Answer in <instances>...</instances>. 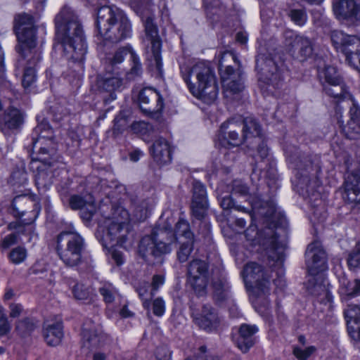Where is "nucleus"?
I'll return each mask as SVG.
<instances>
[{
	"instance_id": "8",
	"label": "nucleus",
	"mask_w": 360,
	"mask_h": 360,
	"mask_svg": "<svg viewBox=\"0 0 360 360\" xmlns=\"http://www.w3.org/2000/svg\"><path fill=\"white\" fill-rule=\"evenodd\" d=\"M255 68L258 74V84L265 96L274 95L284 84L285 68L283 62L276 60L269 53H259Z\"/></svg>"
},
{
	"instance_id": "10",
	"label": "nucleus",
	"mask_w": 360,
	"mask_h": 360,
	"mask_svg": "<svg viewBox=\"0 0 360 360\" xmlns=\"http://www.w3.org/2000/svg\"><path fill=\"white\" fill-rule=\"evenodd\" d=\"M117 212L122 216L121 220L115 217L107 218L98 226V231L103 233L102 243L105 248L114 245L123 247L128 240L130 230L128 212L124 209H118Z\"/></svg>"
},
{
	"instance_id": "47",
	"label": "nucleus",
	"mask_w": 360,
	"mask_h": 360,
	"mask_svg": "<svg viewBox=\"0 0 360 360\" xmlns=\"http://www.w3.org/2000/svg\"><path fill=\"white\" fill-rule=\"evenodd\" d=\"M35 328V323L30 318L23 319L16 324V330L22 337L29 335Z\"/></svg>"
},
{
	"instance_id": "39",
	"label": "nucleus",
	"mask_w": 360,
	"mask_h": 360,
	"mask_svg": "<svg viewBox=\"0 0 360 360\" xmlns=\"http://www.w3.org/2000/svg\"><path fill=\"white\" fill-rule=\"evenodd\" d=\"M32 204L30 199L25 195L15 196L11 204L12 214L16 218L22 217L27 212V207Z\"/></svg>"
},
{
	"instance_id": "23",
	"label": "nucleus",
	"mask_w": 360,
	"mask_h": 360,
	"mask_svg": "<svg viewBox=\"0 0 360 360\" xmlns=\"http://www.w3.org/2000/svg\"><path fill=\"white\" fill-rule=\"evenodd\" d=\"M82 335L84 347L91 349L102 346L107 338L100 326L95 325L91 321L84 323Z\"/></svg>"
},
{
	"instance_id": "54",
	"label": "nucleus",
	"mask_w": 360,
	"mask_h": 360,
	"mask_svg": "<svg viewBox=\"0 0 360 360\" xmlns=\"http://www.w3.org/2000/svg\"><path fill=\"white\" fill-rule=\"evenodd\" d=\"M133 213L137 220L143 221L148 217V209L146 207V203L141 202L139 204H134Z\"/></svg>"
},
{
	"instance_id": "3",
	"label": "nucleus",
	"mask_w": 360,
	"mask_h": 360,
	"mask_svg": "<svg viewBox=\"0 0 360 360\" xmlns=\"http://www.w3.org/2000/svg\"><path fill=\"white\" fill-rule=\"evenodd\" d=\"M56 40L63 49L68 60L77 63L80 70L87 52V45L82 24L76 12L65 5L55 17Z\"/></svg>"
},
{
	"instance_id": "7",
	"label": "nucleus",
	"mask_w": 360,
	"mask_h": 360,
	"mask_svg": "<svg viewBox=\"0 0 360 360\" xmlns=\"http://www.w3.org/2000/svg\"><path fill=\"white\" fill-rule=\"evenodd\" d=\"M96 26L101 37L112 43H117L131 34V25L128 18L117 8H99L97 11Z\"/></svg>"
},
{
	"instance_id": "64",
	"label": "nucleus",
	"mask_w": 360,
	"mask_h": 360,
	"mask_svg": "<svg viewBox=\"0 0 360 360\" xmlns=\"http://www.w3.org/2000/svg\"><path fill=\"white\" fill-rule=\"evenodd\" d=\"M345 61L352 68L360 72V51L347 56Z\"/></svg>"
},
{
	"instance_id": "51",
	"label": "nucleus",
	"mask_w": 360,
	"mask_h": 360,
	"mask_svg": "<svg viewBox=\"0 0 360 360\" xmlns=\"http://www.w3.org/2000/svg\"><path fill=\"white\" fill-rule=\"evenodd\" d=\"M41 148H56V144L53 141V137L44 136L41 135V137L32 136V150L33 152L36 151V146Z\"/></svg>"
},
{
	"instance_id": "44",
	"label": "nucleus",
	"mask_w": 360,
	"mask_h": 360,
	"mask_svg": "<svg viewBox=\"0 0 360 360\" xmlns=\"http://www.w3.org/2000/svg\"><path fill=\"white\" fill-rule=\"evenodd\" d=\"M27 257V251L22 246H17L13 248L8 255V258L13 264H20L25 261Z\"/></svg>"
},
{
	"instance_id": "1",
	"label": "nucleus",
	"mask_w": 360,
	"mask_h": 360,
	"mask_svg": "<svg viewBox=\"0 0 360 360\" xmlns=\"http://www.w3.org/2000/svg\"><path fill=\"white\" fill-rule=\"evenodd\" d=\"M254 214L263 217L265 220L264 228L257 229L250 224L245 230V235L248 240L253 245H258L266 250L269 264L278 266V278L273 279L276 286L283 288L285 282L283 278L282 264L284 261V250L286 247V219L281 212H278L273 200L262 202L259 207L256 204L251 206Z\"/></svg>"
},
{
	"instance_id": "49",
	"label": "nucleus",
	"mask_w": 360,
	"mask_h": 360,
	"mask_svg": "<svg viewBox=\"0 0 360 360\" xmlns=\"http://www.w3.org/2000/svg\"><path fill=\"white\" fill-rule=\"evenodd\" d=\"M131 52H135L130 45L122 47L117 50L112 57L109 58L110 63L112 65H117L122 63L127 55L131 56Z\"/></svg>"
},
{
	"instance_id": "16",
	"label": "nucleus",
	"mask_w": 360,
	"mask_h": 360,
	"mask_svg": "<svg viewBox=\"0 0 360 360\" xmlns=\"http://www.w3.org/2000/svg\"><path fill=\"white\" fill-rule=\"evenodd\" d=\"M333 11L335 18L349 26L360 25V1L359 0H333Z\"/></svg>"
},
{
	"instance_id": "55",
	"label": "nucleus",
	"mask_w": 360,
	"mask_h": 360,
	"mask_svg": "<svg viewBox=\"0 0 360 360\" xmlns=\"http://www.w3.org/2000/svg\"><path fill=\"white\" fill-rule=\"evenodd\" d=\"M18 234L17 233H12L6 236L1 240L0 249L1 251L8 250L10 247L18 243Z\"/></svg>"
},
{
	"instance_id": "27",
	"label": "nucleus",
	"mask_w": 360,
	"mask_h": 360,
	"mask_svg": "<svg viewBox=\"0 0 360 360\" xmlns=\"http://www.w3.org/2000/svg\"><path fill=\"white\" fill-rule=\"evenodd\" d=\"M194 321L200 328L210 332L218 327L219 318L214 308L210 305L205 304L200 314L194 317Z\"/></svg>"
},
{
	"instance_id": "6",
	"label": "nucleus",
	"mask_w": 360,
	"mask_h": 360,
	"mask_svg": "<svg viewBox=\"0 0 360 360\" xmlns=\"http://www.w3.org/2000/svg\"><path fill=\"white\" fill-rule=\"evenodd\" d=\"M56 250L59 259L67 267L91 270L94 266L91 257L86 253L84 239L76 232L60 233L56 239Z\"/></svg>"
},
{
	"instance_id": "46",
	"label": "nucleus",
	"mask_w": 360,
	"mask_h": 360,
	"mask_svg": "<svg viewBox=\"0 0 360 360\" xmlns=\"http://www.w3.org/2000/svg\"><path fill=\"white\" fill-rule=\"evenodd\" d=\"M342 133L348 139H358L360 138V122L348 121L347 125L342 128Z\"/></svg>"
},
{
	"instance_id": "34",
	"label": "nucleus",
	"mask_w": 360,
	"mask_h": 360,
	"mask_svg": "<svg viewBox=\"0 0 360 360\" xmlns=\"http://www.w3.org/2000/svg\"><path fill=\"white\" fill-rule=\"evenodd\" d=\"M243 134L245 140L253 139L260 141L262 135V128L259 122L252 116H248L243 120Z\"/></svg>"
},
{
	"instance_id": "56",
	"label": "nucleus",
	"mask_w": 360,
	"mask_h": 360,
	"mask_svg": "<svg viewBox=\"0 0 360 360\" xmlns=\"http://www.w3.org/2000/svg\"><path fill=\"white\" fill-rule=\"evenodd\" d=\"M232 193L241 196H247L249 194V188L240 180H235L233 182Z\"/></svg>"
},
{
	"instance_id": "37",
	"label": "nucleus",
	"mask_w": 360,
	"mask_h": 360,
	"mask_svg": "<svg viewBox=\"0 0 360 360\" xmlns=\"http://www.w3.org/2000/svg\"><path fill=\"white\" fill-rule=\"evenodd\" d=\"M339 292L343 300L359 296L360 295V279L349 281L342 278Z\"/></svg>"
},
{
	"instance_id": "26",
	"label": "nucleus",
	"mask_w": 360,
	"mask_h": 360,
	"mask_svg": "<svg viewBox=\"0 0 360 360\" xmlns=\"http://www.w3.org/2000/svg\"><path fill=\"white\" fill-rule=\"evenodd\" d=\"M235 124L232 122H224L220 127L218 134V139L224 147H236L241 145L245 140L243 134L239 136L238 132L234 129Z\"/></svg>"
},
{
	"instance_id": "14",
	"label": "nucleus",
	"mask_w": 360,
	"mask_h": 360,
	"mask_svg": "<svg viewBox=\"0 0 360 360\" xmlns=\"http://www.w3.org/2000/svg\"><path fill=\"white\" fill-rule=\"evenodd\" d=\"M257 143V154L254 156L255 161V166L252 169V173L250 178L252 181L255 179L259 180V175L264 173V176L269 178L271 180L275 181L276 179V170L274 167V163L271 161L269 158V148H268L264 139L261 137L260 141H255Z\"/></svg>"
},
{
	"instance_id": "2",
	"label": "nucleus",
	"mask_w": 360,
	"mask_h": 360,
	"mask_svg": "<svg viewBox=\"0 0 360 360\" xmlns=\"http://www.w3.org/2000/svg\"><path fill=\"white\" fill-rule=\"evenodd\" d=\"M196 239L191 231L189 223L180 219L175 225L160 226L155 228L151 234L143 237L139 245L140 256L148 263H153V259H160L162 256L171 252L172 245L178 242L180 245L177 251V258L181 263L188 260L193 250Z\"/></svg>"
},
{
	"instance_id": "24",
	"label": "nucleus",
	"mask_w": 360,
	"mask_h": 360,
	"mask_svg": "<svg viewBox=\"0 0 360 360\" xmlns=\"http://www.w3.org/2000/svg\"><path fill=\"white\" fill-rule=\"evenodd\" d=\"M27 60L22 79V84L25 89L32 88L37 81V70L41 62V51H36L33 55L22 56Z\"/></svg>"
},
{
	"instance_id": "63",
	"label": "nucleus",
	"mask_w": 360,
	"mask_h": 360,
	"mask_svg": "<svg viewBox=\"0 0 360 360\" xmlns=\"http://www.w3.org/2000/svg\"><path fill=\"white\" fill-rule=\"evenodd\" d=\"M155 356L158 360H169L171 352L166 346H160L156 349Z\"/></svg>"
},
{
	"instance_id": "62",
	"label": "nucleus",
	"mask_w": 360,
	"mask_h": 360,
	"mask_svg": "<svg viewBox=\"0 0 360 360\" xmlns=\"http://www.w3.org/2000/svg\"><path fill=\"white\" fill-rule=\"evenodd\" d=\"M351 99L352 104L349 109L350 119L349 121L360 122V107L354 99Z\"/></svg>"
},
{
	"instance_id": "22",
	"label": "nucleus",
	"mask_w": 360,
	"mask_h": 360,
	"mask_svg": "<svg viewBox=\"0 0 360 360\" xmlns=\"http://www.w3.org/2000/svg\"><path fill=\"white\" fill-rule=\"evenodd\" d=\"M258 327L253 324L243 323L237 329L233 340L237 347L243 352H248L256 343V333Z\"/></svg>"
},
{
	"instance_id": "13",
	"label": "nucleus",
	"mask_w": 360,
	"mask_h": 360,
	"mask_svg": "<svg viewBox=\"0 0 360 360\" xmlns=\"http://www.w3.org/2000/svg\"><path fill=\"white\" fill-rule=\"evenodd\" d=\"M146 37L150 43L146 53V59L149 63V67L155 69L158 75H162V62L161 57L162 42L158 35L157 25L153 22V18L148 16L143 22Z\"/></svg>"
},
{
	"instance_id": "53",
	"label": "nucleus",
	"mask_w": 360,
	"mask_h": 360,
	"mask_svg": "<svg viewBox=\"0 0 360 360\" xmlns=\"http://www.w3.org/2000/svg\"><path fill=\"white\" fill-rule=\"evenodd\" d=\"M27 180V175L24 169H16L11 176V184L13 185H24Z\"/></svg>"
},
{
	"instance_id": "35",
	"label": "nucleus",
	"mask_w": 360,
	"mask_h": 360,
	"mask_svg": "<svg viewBox=\"0 0 360 360\" xmlns=\"http://www.w3.org/2000/svg\"><path fill=\"white\" fill-rule=\"evenodd\" d=\"M43 334L47 345L50 346L59 345L63 337L62 323L56 322L47 325L44 328Z\"/></svg>"
},
{
	"instance_id": "32",
	"label": "nucleus",
	"mask_w": 360,
	"mask_h": 360,
	"mask_svg": "<svg viewBox=\"0 0 360 360\" xmlns=\"http://www.w3.org/2000/svg\"><path fill=\"white\" fill-rule=\"evenodd\" d=\"M293 56L300 61H304L312 56L314 49L311 39L302 35H297L292 44Z\"/></svg>"
},
{
	"instance_id": "18",
	"label": "nucleus",
	"mask_w": 360,
	"mask_h": 360,
	"mask_svg": "<svg viewBox=\"0 0 360 360\" xmlns=\"http://www.w3.org/2000/svg\"><path fill=\"white\" fill-rule=\"evenodd\" d=\"M329 36L333 47L338 52L342 53L345 59L360 51V38L356 35L335 30L330 32Z\"/></svg>"
},
{
	"instance_id": "38",
	"label": "nucleus",
	"mask_w": 360,
	"mask_h": 360,
	"mask_svg": "<svg viewBox=\"0 0 360 360\" xmlns=\"http://www.w3.org/2000/svg\"><path fill=\"white\" fill-rule=\"evenodd\" d=\"M347 321V330L358 329L360 326V307L357 304H349L344 311Z\"/></svg>"
},
{
	"instance_id": "59",
	"label": "nucleus",
	"mask_w": 360,
	"mask_h": 360,
	"mask_svg": "<svg viewBox=\"0 0 360 360\" xmlns=\"http://www.w3.org/2000/svg\"><path fill=\"white\" fill-rule=\"evenodd\" d=\"M68 204L72 210H80L83 207L86 206V200L78 195H72L68 198Z\"/></svg>"
},
{
	"instance_id": "48",
	"label": "nucleus",
	"mask_w": 360,
	"mask_h": 360,
	"mask_svg": "<svg viewBox=\"0 0 360 360\" xmlns=\"http://www.w3.org/2000/svg\"><path fill=\"white\" fill-rule=\"evenodd\" d=\"M290 20L299 26L304 25L307 20V15L304 8H290L288 12Z\"/></svg>"
},
{
	"instance_id": "60",
	"label": "nucleus",
	"mask_w": 360,
	"mask_h": 360,
	"mask_svg": "<svg viewBox=\"0 0 360 360\" xmlns=\"http://www.w3.org/2000/svg\"><path fill=\"white\" fill-rule=\"evenodd\" d=\"M165 302L160 298L158 297L153 302V314L157 316H161L165 313Z\"/></svg>"
},
{
	"instance_id": "20",
	"label": "nucleus",
	"mask_w": 360,
	"mask_h": 360,
	"mask_svg": "<svg viewBox=\"0 0 360 360\" xmlns=\"http://www.w3.org/2000/svg\"><path fill=\"white\" fill-rule=\"evenodd\" d=\"M191 211L196 219L205 217L208 209V199L205 186L200 181L192 183Z\"/></svg>"
},
{
	"instance_id": "25",
	"label": "nucleus",
	"mask_w": 360,
	"mask_h": 360,
	"mask_svg": "<svg viewBox=\"0 0 360 360\" xmlns=\"http://www.w3.org/2000/svg\"><path fill=\"white\" fill-rule=\"evenodd\" d=\"M342 198L348 203L360 204V168L345 178Z\"/></svg>"
},
{
	"instance_id": "58",
	"label": "nucleus",
	"mask_w": 360,
	"mask_h": 360,
	"mask_svg": "<svg viewBox=\"0 0 360 360\" xmlns=\"http://www.w3.org/2000/svg\"><path fill=\"white\" fill-rule=\"evenodd\" d=\"M316 350L315 347L310 346L304 349L300 347H295L293 349L294 355L300 360H306L309 358Z\"/></svg>"
},
{
	"instance_id": "11",
	"label": "nucleus",
	"mask_w": 360,
	"mask_h": 360,
	"mask_svg": "<svg viewBox=\"0 0 360 360\" xmlns=\"http://www.w3.org/2000/svg\"><path fill=\"white\" fill-rule=\"evenodd\" d=\"M14 31L20 45L16 49L22 56H31L33 52L41 51L37 46V28L34 25V18L27 13H22L15 17Z\"/></svg>"
},
{
	"instance_id": "19",
	"label": "nucleus",
	"mask_w": 360,
	"mask_h": 360,
	"mask_svg": "<svg viewBox=\"0 0 360 360\" xmlns=\"http://www.w3.org/2000/svg\"><path fill=\"white\" fill-rule=\"evenodd\" d=\"M34 168L37 169L34 176L35 184L40 193H45L53 184V179L65 169V166L53 163H38L36 166L34 165Z\"/></svg>"
},
{
	"instance_id": "43",
	"label": "nucleus",
	"mask_w": 360,
	"mask_h": 360,
	"mask_svg": "<svg viewBox=\"0 0 360 360\" xmlns=\"http://www.w3.org/2000/svg\"><path fill=\"white\" fill-rule=\"evenodd\" d=\"M37 121L38 124L34 129L32 136L41 137V135L44 136L53 137V129L49 122L44 117L37 116Z\"/></svg>"
},
{
	"instance_id": "21",
	"label": "nucleus",
	"mask_w": 360,
	"mask_h": 360,
	"mask_svg": "<svg viewBox=\"0 0 360 360\" xmlns=\"http://www.w3.org/2000/svg\"><path fill=\"white\" fill-rule=\"evenodd\" d=\"M139 104L141 111L150 115L160 112L164 107L163 98L155 89H143L139 94Z\"/></svg>"
},
{
	"instance_id": "30",
	"label": "nucleus",
	"mask_w": 360,
	"mask_h": 360,
	"mask_svg": "<svg viewBox=\"0 0 360 360\" xmlns=\"http://www.w3.org/2000/svg\"><path fill=\"white\" fill-rule=\"evenodd\" d=\"M122 84V80L110 74L104 75H99L97 77L96 85L101 91L108 92L109 96L104 98V102L108 103L116 99L117 96L115 91Z\"/></svg>"
},
{
	"instance_id": "45",
	"label": "nucleus",
	"mask_w": 360,
	"mask_h": 360,
	"mask_svg": "<svg viewBox=\"0 0 360 360\" xmlns=\"http://www.w3.org/2000/svg\"><path fill=\"white\" fill-rule=\"evenodd\" d=\"M321 77H323L326 82L325 84L339 82L342 80V77L338 73L337 68L334 66L326 65L321 73Z\"/></svg>"
},
{
	"instance_id": "5",
	"label": "nucleus",
	"mask_w": 360,
	"mask_h": 360,
	"mask_svg": "<svg viewBox=\"0 0 360 360\" xmlns=\"http://www.w3.org/2000/svg\"><path fill=\"white\" fill-rule=\"evenodd\" d=\"M181 74L193 96L207 104H212L217 99L218 86L210 65L200 62L191 68L181 67Z\"/></svg>"
},
{
	"instance_id": "52",
	"label": "nucleus",
	"mask_w": 360,
	"mask_h": 360,
	"mask_svg": "<svg viewBox=\"0 0 360 360\" xmlns=\"http://www.w3.org/2000/svg\"><path fill=\"white\" fill-rule=\"evenodd\" d=\"M72 292L77 300H86L90 295L89 289L82 283H75L72 288Z\"/></svg>"
},
{
	"instance_id": "29",
	"label": "nucleus",
	"mask_w": 360,
	"mask_h": 360,
	"mask_svg": "<svg viewBox=\"0 0 360 360\" xmlns=\"http://www.w3.org/2000/svg\"><path fill=\"white\" fill-rule=\"evenodd\" d=\"M24 122L22 112L15 108H10L0 119V130L6 135H10L11 131L20 128Z\"/></svg>"
},
{
	"instance_id": "50",
	"label": "nucleus",
	"mask_w": 360,
	"mask_h": 360,
	"mask_svg": "<svg viewBox=\"0 0 360 360\" xmlns=\"http://www.w3.org/2000/svg\"><path fill=\"white\" fill-rule=\"evenodd\" d=\"M198 221V235H201L205 243H210L212 241L211 225L210 222L204 219H197Z\"/></svg>"
},
{
	"instance_id": "41",
	"label": "nucleus",
	"mask_w": 360,
	"mask_h": 360,
	"mask_svg": "<svg viewBox=\"0 0 360 360\" xmlns=\"http://www.w3.org/2000/svg\"><path fill=\"white\" fill-rule=\"evenodd\" d=\"M220 205L223 210H234L238 212L245 213L247 217L252 221V214L249 208L236 203L231 196L227 195L223 197L220 200Z\"/></svg>"
},
{
	"instance_id": "57",
	"label": "nucleus",
	"mask_w": 360,
	"mask_h": 360,
	"mask_svg": "<svg viewBox=\"0 0 360 360\" xmlns=\"http://www.w3.org/2000/svg\"><path fill=\"white\" fill-rule=\"evenodd\" d=\"M347 263L352 268L360 266V243L357 244L354 250L349 254Z\"/></svg>"
},
{
	"instance_id": "42",
	"label": "nucleus",
	"mask_w": 360,
	"mask_h": 360,
	"mask_svg": "<svg viewBox=\"0 0 360 360\" xmlns=\"http://www.w3.org/2000/svg\"><path fill=\"white\" fill-rule=\"evenodd\" d=\"M139 297L143 301V306L145 309H148L150 306V300L154 295V291L150 290V286L148 283H141L136 288Z\"/></svg>"
},
{
	"instance_id": "61",
	"label": "nucleus",
	"mask_w": 360,
	"mask_h": 360,
	"mask_svg": "<svg viewBox=\"0 0 360 360\" xmlns=\"http://www.w3.org/2000/svg\"><path fill=\"white\" fill-rule=\"evenodd\" d=\"M99 292L103 296V300L107 303H111L114 300V295L110 285H104L99 288Z\"/></svg>"
},
{
	"instance_id": "28",
	"label": "nucleus",
	"mask_w": 360,
	"mask_h": 360,
	"mask_svg": "<svg viewBox=\"0 0 360 360\" xmlns=\"http://www.w3.org/2000/svg\"><path fill=\"white\" fill-rule=\"evenodd\" d=\"M212 297L217 305H223L231 297V286L226 276L221 274L212 281Z\"/></svg>"
},
{
	"instance_id": "9",
	"label": "nucleus",
	"mask_w": 360,
	"mask_h": 360,
	"mask_svg": "<svg viewBox=\"0 0 360 360\" xmlns=\"http://www.w3.org/2000/svg\"><path fill=\"white\" fill-rule=\"evenodd\" d=\"M306 265L309 274L313 277L309 279L307 290L319 298L323 303H330L333 296L326 285L316 282L315 276L327 269L326 254L317 241L310 243L305 252Z\"/></svg>"
},
{
	"instance_id": "33",
	"label": "nucleus",
	"mask_w": 360,
	"mask_h": 360,
	"mask_svg": "<svg viewBox=\"0 0 360 360\" xmlns=\"http://www.w3.org/2000/svg\"><path fill=\"white\" fill-rule=\"evenodd\" d=\"M36 157L32 158L31 162V169H34V165L38 163L44 164H59L63 165L64 164L60 162V157L57 153L56 148H41L36 146Z\"/></svg>"
},
{
	"instance_id": "12",
	"label": "nucleus",
	"mask_w": 360,
	"mask_h": 360,
	"mask_svg": "<svg viewBox=\"0 0 360 360\" xmlns=\"http://www.w3.org/2000/svg\"><path fill=\"white\" fill-rule=\"evenodd\" d=\"M228 59L237 62L236 56L229 51L224 52L219 61V71L226 96L228 94H238L244 88L241 70H234L231 65H225L224 62Z\"/></svg>"
},
{
	"instance_id": "31",
	"label": "nucleus",
	"mask_w": 360,
	"mask_h": 360,
	"mask_svg": "<svg viewBox=\"0 0 360 360\" xmlns=\"http://www.w3.org/2000/svg\"><path fill=\"white\" fill-rule=\"evenodd\" d=\"M150 151L154 160L160 165L168 164L172 160V151L169 142L162 137L155 140Z\"/></svg>"
},
{
	"instance_id": "17",
	"label": "nucleus",
	"mask_w": 360,
	"mask_h": 360,
	"mask_svg": "<svg viewBox=\"0 0 360 360\" xmlns=\"http://www.w3.org/2000/svg\"><path fill=\"white\" fill-rule=\"evenodd\" d=\"M208 264L202 259H193L188 266V281L198 296L206 294L208 283Z\"/></svg>"
},
{
	"instance_id": "36",
	"label": "nucleus",
	"mask_w": 360,
	"mask_h": 360,
	"mask_svg": "<svg viewBox=\"0 0 360 360\" xmlns=\"http://www.w3.org/2000/svg\"><path fill=\"white\" fill-rule=\"evenodd\" d=\"M323 88L328 96L334 98L338 100L352 98V95L348 91L343 79L340 80L339 82L323 84Z\"/></svg>"
},
{
	"instance_id": "4",
	"label": "nucleus",
	"mask_w": 360,
	"mask_h": 360,
	"mask_svg": "<svg viewBox=\"0 0 360 360\" xmlns=\"http://www.w3.org/2000/svg\"><path fill=\"white\" fill-rule=\"evenodd\" d=\"M289 166L295 170V186L303 195H314L321 186V159L316 155H307L295 150L287 154Z\"/></svg>"
},
{
	"instance_id": "40",
	"label": "nucleus",
	"mask_w": 360,
	"mask_h": 360,
	"mask_svg": "<svg viewBox=\"0 0 360 360\" xmlns=\"http://www.w3.org/2000/svg\"><path fill=\"white\" fill-rule=\"evenodd\" d=\"M131 64L130 70L126 73V79L128 81L136 80L140 78L143 73L142 64L140 58L136 52H131V56L129 58Z\"/></svg>"
},
{
	"instance_id": "15",
	"label": "nucleus",
	"mask_w": 360,
	"mask_h": 360,
	"mask_svg": "<svg viewBox=\"0 0 360 360\" xmlns=\"http://www.w3.org/2000/svg\"><path fill=\"white\" fill-rule=\"evenodd\" d=\"M271 272L262 265L251 262L244 266L243 274L245 281L254 284L258 292L266 295L270 292Z\"/></svg>"
}]
</instances>
